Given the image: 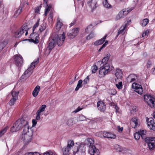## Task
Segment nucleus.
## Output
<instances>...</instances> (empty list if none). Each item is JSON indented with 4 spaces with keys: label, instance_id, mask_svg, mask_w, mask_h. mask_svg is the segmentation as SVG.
I'll return each instance as SVG.
<instances>
[{
    "label": "nucleus",
    "instance_id": "f257e3e1",
    "mask_svg": "<svg viewBox=\"0 0 155 155\" xmlns=\"http://www.w3.org/2000/svg\"><path fill=\"white\" fill-rule=\"evenodd\" d=\"M23 126H24L23 133L21 137L25 144L27 145L31 140L32 131L31 128H30V132L29 131L28 121L25 117L17 120L14 124L10 130L12 132H16L20 130Z\"/></svg>",
    "mask_w": 155,
    "mask_h": 155
},
{
    "label": "nucleus",
    "instance_id": "f03ea898",
    "mask_svg": "<svg viewBox=\"0 0 155 155\" xmlns=\"http://www.w3.org/2000/svg\"><path fill=\"white\" fill-rule=\"evenodd\" d=\"M65 38V35L63 32L62 35H56L54 36L50 40L48 46L47 47L45 51V54L48 55L52 50L57 44L59 46H61Z\"/></svg>",
    "mask_w": 155,
    "mask_h": 155
},
{
    "label": "nucleus",
    "instance_id": "7ed1b4c3",
    "mask_svg": "<svg viewBox=\"0 0 155 155\" xmlns=\"http://www.w3.org/2000/svg\"><path fill=\"white\" fill-rule=\"evenodd\" d=\"M39 59L37 58L35 59L31 63L30 66L25 71L24 74L25 77L28 78L31 75L33 72V70L35 67L38 63Z\"/></svg>",
    "mask_w": 155,
    "mask_h": 155
},
{
    "label": "nucleus",
    "instance_id": "20e7f679",
    "mask_svg": "<svg viewBox=\"0 0 155 155\" xmlns=\"http://www.w3.org/2000/svg\"><path fill=\"white\" fill-rule=\"evenodd\" d=\"M28 28L27 25H23L20 29L18 30L15 32L14 35L15 37L16 38H19L25 32H26L25 35H27L28 34Z\"/></svg>",
    "mask_w": 155,
    "mask_h": 155
},
{
    "label": "nucleus",
    "instance_id": "39448f33",
    "mask_svg": "<svg viewBox=\"0 0 155 155\" xmlns=\"http://www.w3.org/2000/svg\"><path fill=\"white\" fill-rule=\"evenodd\" d=\"M145 101L151 107H155V98L150 95H145L144 96Z\"/></svg>",
    "mask_w": 155,
    "mask_h": 155
},
{
    "label": "nucleus",
    "instance_id": "423d86ee",
    "mask_svg": "<svg viewBox=\"0 0 155 155\" xmlns=\"http://www.w3.org/2000/svg\"><path fill=\"white\" fill-rule=\"evenodd\" d=\"M74 144L73 140H69L68 141L67 146L64 147L62 149L63 155H69V151Z\"/></svg>",
    "mask_w": 155,
    "mask_h": 155
},
{
    "label": "nucleus",
    "instance_id": "0eeeda50",
    "mask_svg": "<svg viewBox=\"0 0 155 155\" xmlns=\"http://www.w3.org/2000/svg\"><path fill=\"white\" fill-rule=\"evenodd\" d=\"M145 141L149 146V149L152 150L155 148V137H147Z\"/></svg>",
    "mask_w": 155,
    "mask_h": 155
},
{
    "label": "nucleus",
    "instance_id": "6e6552de",
    "mask_svg": "<svg viewBox=\"0 0 155 155\" xmlns=\"http://www.w3.org/2000/svg\"><path fill=\"white\" fill-rule=\"evenodd\" d=\"M132 88L134 89V91L138 94H142L143 93V90L141 85L134 83L132 84Z\"/></svg>",
    "mask_w": 155,
    "mask_h": 155
},
{
    "label": "nucleus",
    "instance_id": "1a4fd4ad",
    "mask_svg": "<svg viewBox=\"0 0 155 155\" xmlns=\"http://www.w3.org/2000/svg\"><path fill=\"white\" fill-rule=\"evenodd\" d=\"M101 69L99 70V74L102 76H104L107 74L109 70L110 67L109 64L107 65L106 66L100 67Z\"/></svg>",
    "mask_w": 155,
    "mask_h": 155
},
{
    "label": "nucleus",
    "instance_id": "9d476101",
    "mask_svg": "<svg viewBox=\"0 0 155 155\" xmlns=\"http://www.w3.org/2000/svg\"><path fill=\"white\" fill-rule=\"evenodd\" d=\"M89 153L91 155H99V154L98 149L94 145H89Z\"/></svg>",
    "mask_w": 155,
    "mask_h": 155
},
{
    "label": "nucleus",
    "instance_id": "9b49d317",
    "mask_svg": "<svg viewBox=\"0 0 155 155\" xmlns=\"http://www.w3.org/2000/svg\"><path fill=\"white\" fill-rule=\"evenodd\" d=\"M110 57V54H107L102 59V61H98L96 64H100V66H106L107 65L109 64L107 63Z\"/></svg>",
    "mask_w": 155,
    "mask_h": 155
},
{
    "label": "nucleus",
    "instance_id": "f8f14e48",
    "mask_svg": "<svg viewBox=\"0 0 155 155\" xmlns=\"http://www.w3.org/2000/svg\"><path fill=\"white\" fill-rule=\"evenodd\" d=\"M14 61L16 65L20 67L23 63V58L20 55H16L15 56Z\"/></svg>",
    "mask_w": 155,
    "mask_h": 155
},
{
    "label": "nucleus",
    "instance_id": "ddd939ff",
    "mask_svg": "<svg viewBox=\"0 0 155 155\" xmlns=\"http://www.w3.org/2000/svg\"><path fill=\"white\" fill-rule=\"evenodd\" d=\"M147 121L149 128L150 130H155V123L154 119L152 118H150L147 120Z\"/></svg>",
    "mask_w": 155,
    "mask_h": 155
},
{
    "label": "nucleus",
    "instance_id": "4468645a",
    "mask_svg": "<svg viewBox=\"0 0 155 155\" xmlns=\"http://www.w3.org/2000/svg\"><path fill=\"white\" fill-rule=\"evenodd\" d=\"M97 107L101 112H104L106 110V104L102 101H99L97 103Z\"/></svg>",
    "mask_w": 155,
    "mask_h": 155
},
{
    "label": "nucleus",
    "instance_id": "2eb2a0df",
    "mask_svg": "<svg viewBox=\"0 0 155 155\" xmlns=\"http://www.w3.org/2000/svg\"><path fill=\"white\" fill-rule=\"evenodd\" d=\"M128 11L125 10L121 11L116 16V20H118L122 18H124L129 12H128Z\"/></svg>",
    "mask_w": 155,
    "mask_h": 155
},
{
    "label": "nucleus",
    "instance_id": "dca6fc26",
    "mask_svg": "<svg viewBox=\"0 0 155 155\" xmlns=\"http://www.w3.org/2000/svg\"><path fill=\"white\" fill-rule=\"evenodd\" d=\"M98 0H89L88 4L92 10L95 9L97 6V3Z\"/></svg>",
    "mask_w": 155,
    "mask_h": 155
},
{
    "label": "nucleus",
    "instance_id": "f3484780",
    "mask_svg": "<svg viewBox=\"0 0 155 155\" xmlns=\"http://www.w3.org/2000/svg\"><path fill=\"white\" fill-rule=\"evenodd\" d=\"M130 123L132 127L135 128L138 124L137 119L136 117L132 118L130 120Z\"/></svg>",
    "mask_w": 155,
    "mask_h": 155
},
{
    "label": "nucleus",
    "instance_id": "a211bd4d",
    "mask_svg": "<svg viewBox=\"0 0 155 155\" xmlns=\"http://www.w3.org/2000/svg\"><path fill=\"white\" fill-rule=\"evenodd\" d=\"M116 136L115 135L111 134L110 132L105 131L104 138L115 139L116 138Z\"/></svg>",
    "mask_w": 155,
    "mask_h": 155
},
{
    "label": "nucleus",
    "instance_id": "6ab92c4d",
    "mask_svg": "<svg viewBox=\"0 0 155 155\" xmlns=\"http://www.w3.org/2000/svg\"><path fill=\"white\" fill-rule=\"evenodd\" d=\"M63 25V24L61 21V19L59 18H58L57 19L56 26V30L58 31L59 30H60Z\"/></svg>",
    "mask_w": 155,
    "mask_h": 155
},
{
    "label": "nucleus",
    "instance_id": "aec40b11",
    "mask_svg": "<svg viewBox=\"0 0 155 155\" xmlns=\"http://www.w3.org/2000/svg\"><path fill=\"white\" fill-rule=\"evenodd\" d=\"M107 36V35H106L103 38L98 40L94 42V44L95 45H100L102 44L105 41V39Z\"/></svg>",
    "mask_w": 155,
    "mask_h": 155
},
{
    "label": "nucleus",
    "instance_id": "412c9836",
    "mask_svg": "<svg viewBox=\"0 0 155 155\" xmlns=\"http://www.w3.org/2000/svg\"><path fill=\"white\" fill-rule=\"evenodd\" d=\"M115 148L117 151L118 152H122L123 153H125L126 151V149L125 148H123L121 147L116 145L115 146Z\"/></svg>",
    "mask_w": 155,
    "mask_h": 155
},
{
    "label": "nucleus",
    "instance_id": "4be33fe9",
    "mask_svg": "<svg viewBox=\"0 0 155 155\" xmlns=\"http://www.w3.org/2000/svg\"><path fill=\"white\" fill-rule=\"evenodd\" d=\"M40 87L38 85H37L35 88L33 90L32 94L34 97H36L40 91Z\"/></svg>",
    "mask_w": 155,
    "mask_h": 155
},
{
    "label": "nucleus",
    "instance_id": "5701e85b",
    "mask_svg": "<svg viewBox=\"0 0 155 155\" xmlns=\"http://www.w3.org/2000/svg\"><path fill=\"white\" fill-rule=\"evenodd\" d=\"M22 8L21 7H20L18 9H15V12L14 14L13 15L14 18H16L20 14L22 11Z\"/></svg>",
    "mask_w": 155,
    "mask_h": 155
},
{
    "label": "nucleus",
    "instance_id": "b1692460",
    "mask_svg": "<svg viewBox=\"0 0 155 155\" xmlns=\"http://www.w3.org/2000/svg\"><path fill=\"white\" fill-rule=\"evenodd\" d=\"M115 74L117 78H122L123 72L120 69H117L115 71Z\"/></svg>",
    "mask_w": 155,
    "mask_h": 155
},
{
    "label": "nucleus",
    "instance_id": "393cba45",
    "mask_svg": "<svg viewBox=\"0 0 155 155\" xmlns=\"http://www.w3.org/2000/svg\"><path fill=\"white\" fill-rule=\"evenodd\" d=\"M118 78H116L115 79L116 84L115 85L116 87H117L118 89H120L122 87V82L121 81H120L119 82H117Z\"/></svg>",
    "mask_w": 155,
    "mask_h": 155
},
{
    "label": "nucleus",
    "instance_id": "a878e982",
    "mask_svg": "<svg viewBox=\"0 0 155 155\" xmlns=\"http://www.w3.org/2000/svg\"><path fill=\"white\" fill-rule=\"evenodd\" d=\"M19 93V91L16 92L12 90L11 92V95L12 98H15L16 99H18V95Z\"/></svg>",
    "mask_w": 155,
    "mask_h": 155
},
{
    "label": "nucleus",
    "instance_id": "bb28decb",
    "mask_svg": "<svg viewBox=\"0 0 155 155\" xmlns=\"http://www.w3.org/2000/svg\"><path fill=\"white\" fill-rule=\"evenodd\" d=\"M125 26L126 25H123L120 28L118 32V35L120 34L123 35L124 33Z\"/></svg>",
    "mask_w": 155,
    "mask_h": 155
},
{
    "label": "nucleus",
    "instance_id": "cd10ccee",
    "mask_svg": "<svg viewBox=\"0 0 155 155\" xmlns=\"http://www.w3.org/2000/svg\"><path fill=\"white\" fill-rule=\"evenodd\" d=\"M79 31V28H75L73 29L71 31L72 33L73 34V37H75L76 36H77V35Z\"/></svg>",
    "mask_w": 155,
    "mask_h": 155
},
{
    "label": "nucleus",
    "instance_id": "c85d7f7f",
    "mask_svg": "<svg viewBox=\"0 0 155 155\" xmlns=\"http://www.w3.org/2000/svg\"><path fill=\"white\" fill-rule=\"evenodd\" d=\"M79 150L81 152H84L85 150V147L84 144L83 143H81L78 145Z\"/></svg>",
    "mask_w": 155,
    "mask_h": 155
},
{
    "label": "nucleus",
    "instance_id": "c756f323",
    "mask_svg": "<svg viewBox=\"0 0 155 155\" xmlns=\"http://www.w3.org/2000/svg\"><path fill=\"white\" fill-rule=\"evenodd\" d=\"M103 4L104 6L107 8H110L111 7V5L108 3L107 0H104Z\"/></svg>",
    "mask_w": 155,
    "mask_h": 155
},
{
    "label": "nucleus",
    "instance_id": "7c9ffc66",
    "mask_svg": "<svg viewBox=\"0 0 155 155\" xmlns=\"http://www.w3.org/2000/svg\"><path fill=\"white\" fill-rule=\"evenodd\" d=\"M148 19L147 18H145L140 21V24L142 26H145L148 23Z\"/></svg>",
    "mask_w": 155,
    "mask_h": 155
},
{
    "label": "nucleus",
    "instance_id": "2f4dec72",
    "mask_svg": "<svg viewBox=\"0 0 155 155\" xmlns=\"http://www.w3.org/2000/svg\"><path fill=\"white\" fill-rule=\"evenodd\" d=\"M73 153L74 154H76V153H78L79 150V148L78 147V145H73Z\"/></svg>",
    "mask_w": 155,
    "mask_h": 155
},
{
    "label": "nucleus",
    "instance_id": "473e14b6",
    "mask_svg": "<svg viewBox=\"0 0 155 155\" xmlns=\"http://www.w3.org/2000/svg\"><path fill=\"white\" fill-rule=\"evenodd\" d=\"M83 81L82 80H80L78 82V84L76 87L75 89V91H78L79 89L82 87L81 84L82 83Z\"/></svg>",
    "mask_w": 155,
    "mask_h": 155
},
{
    "label": "nucleus",
    "instance_id": "72a5a7b5",
    "mask_svg": "<svg viewBox=\"0 0 155 155\" xmlns=\"http://www.w3.org/2000/svg\"><path fill=\"white\" fill-rule=\"evenodd\" d=\"M105 131H100L96 133V136L100 137H104Z\"/></svg>",
    "mask_w": 155,
    "mask_h": 155
},
{
    "label": "nucleus",
    "instance_id": "f704fd0d",
    "mask_svg": "<svg viewBox=\"0 0 155 155\" xmlns=\"http://www.w3.org/2000/svg\"><path fill=\"white\" fill-rule=\"evenodd\" d=\"M46 28V25L45 24L43 23L40 25L39 28V31L40 32H42L44 31Z\"/></svg>",
    "mask_w": 155,
    "mask_h": 155
},
{
    "label": "nucleus",
    "instance_id": "c9c22d12",
    "mask_svg": "<svg viewBox=\"0 0 155 155\" xmlns=\"http://www.w3.org/2000/svg\"><path fill=\"white\" fill-rule=\"evenodd\" d=\"M93 28L92 25L91 24L88 25L85 29V32L88 34L90 31H91Z\"/></svg>",
    "mask_w": 155,
    "mask_h": 155
},
{
    "label": "nucleus",
    "instance_id": "e433bc0d",
    "mask_svg": "<svg viewBox=\"0 0 155 155\" xmlns=\"http://www.w3.org/2000/svg\"><path fill=\"white\" fill-rule=\"evenodd\" d=\"M73 124V120L72 118L69 119L67 122V124L70 126L72 125Z\"/></svg>",
    "mask_w": 155,
    "mask_h": 155
},
{
    "label": "nucleus",
    "instance_id": "4c0bfd02",
    "mask_svg": "<svg viewBox=\"0 0 155 155\" xmlns=\"http://www.w3.org/2000/svg\"><path fill=\"white\" fill-rule=\"evenodd\" d=\"M153 63V61L151 59L148 60L147 62L146 66L147 68L150 67Z\"/></svg>",
    "mask_w": 155,
    "mask_h": 155
},
{
    "label": "nucleus",
    "instance_id": "58836bf2",
    "mask_svg": "<svg viewBox=\"0 0 155 155\" xmlns=\"http://www.w3.org/2000/svg\"><path fill=\"white\" fill-rule=\"evenodd\" d=\"M8 128L5 127L0 131V137L2 136L7 131Z\"/></svg>",
    "mask_w": 155,
    "mask_h": 155
},
{
    "label": "nucleus",
    "instance_id": "ea45409f",
    "mask_svg": "<svg viewBox=\"0 0 155 155\" xmlns=\"http://www.w3.org/2000/svg\"><path fill=\"white\" fill-rule=\"evenodd\" d=\"M137 108L136 106H133L130 110V113L131 114H134L137 111Z\"/></svg>",
    "mask_w": 155,
    "mask_h": 155
},
{
    "label": "nucleus",
    "instance_id": "a19ab883",
    "mask_svg": "<svg viewBox=\"0 0 155 155\" xmlns=\"http://www.w3.org/2000/svg\"><path fill=\"white\" fill-rule=\"evenodd\" d=\"M92 72L93 73H95L98 69V68L96 65H94L92 67Z\"/></svg>",
    "mask_w": 155,
    "mask_h": 155
},
{
    "label": "nucleus",
    "instance_id": "79ce46f5",
    "mask_svg": "<svg viewBox=\"0 0 155 155\" xmlns=\"http://www.w3.org/2000/svg\"><path fill=\"white\" fill-rule=\"evenodd\" d=\"M39 20H40V19H38V20H37L36 23L34 25V26L33 27V28H32L33 32H34L35 29L39 25Z\"/></svg>",
    "mask_w": 155,
    "mask_h": 155
},
{
    "label": "nucleus",
    "instance_id": "37998d69",
    "mask_svg": "<svg viewBox=\"0 0 155 155\" xmlns=\"http://www.w3.org/2000/svg\"><path fill=\"white\" fill-rule=\"evenodd\" d=\"M17 100L15 98H12L9 101V104L11 106L13 105Z\"/></svg>",
    "mask_w": 155,
    "mask_h": 155
},
{
    "label": "nucleus",
    "instance_id": "c03bdc74",
    "mask_svg": "<svg viewBox=\"0 0 155 155\" xmlns=\"http://www.w3.org/2000/svg\"><path fill=\"white\" fill-rule=\"evenodd\" d=\"M134 137L135 139L136 140H138L140 138L141 135L140 134V133L138 132L135 133L134 134Z\"/></svg>",
    "mask_w": 155,
    "mask_h": 155
},
{
    "label": "nucleus",
    "instance_id": "a18cd8bd",
    "mask_svg": "<svg viewBox=\"0 0 155 155\" xmlns=\"http://www.w3.org/2000/svg\"><path fill=\"white\" fill-rule=\"evenodd\" d=\"M95 36L94 34L93 33H90L87 37V40H89Z\"/></svg>",
    "mask_w": 155,
    "mask_h": 155
},
{
    "label": "nucleus",
    "instance_id": "49530a36",
    "mask_svg": "<svg viewBox=\"0 0 155 155\" xmlns=\"http://www.w3.org/2000/svg\"><path fill=\"white\" fill-rule=\"evenodd\" d=\"M8 42L7 40H4L3 42L0 45H2V48L3 49L4 47L7 44Z\"/></svg>",
    "mask_w": 155,
    "mask_h": 155
},
{
    "label": "nucleus",
    "instance_id": "de8ad7c7",
    "mask_svg": "<svg viewBox=\"0 0 155 155\" xmlns=\"http://www.w3.org/2000/svg\"><path fill=\"white\" fill-rule=\"evenodd\" d=\"M108 43V41H106L105 43L103 44L101 46V47L99 49L98 51H100L101 50L104 48L105 47L106 45Z\"/></svg>",
    "mask_w": 155,
    "mask_h": 155
},
{
    "label": "nucleus",
    "instance_id": "09e8293b",
    "mask_svg": "<svg viewBox=\"0 0 155 155\" xmlns=\"http://www.w3.org/2000/svg\"><path fill=\"white\" fill-rule=\"evenodd\" d=\"M108 43V41H106L105 43L103 44L101 46V47L99 49L98 51H100L101 50L104 48L105 47L106 45Z\"/></svg>",
    "mask_w": 155,
    "mask_h": 155
},
{
    "label": "nucleus",
    "instance_id": "8fccbe9b",
    "mask_svg": "<svg viewBox=\"0 0 155 155\" xmlns=\"http://www.w3.org/2000/svg\"><path fill=\"white\" fill-rule=\"evenodd\" d=\"M108 43V41H106L105 43L103 44L101 46V47L99 49L98 51H100L101 50L104 48L105 47L106 45Z\"/></svg>",
    "mask_w": 155,
    "mask_h": 155
},
{
    "label": "nucleus",
    "instance_id": "3c124183",
    "mask_svg": "<svg viewBox=\"0 0 155 155\" xmlns=\"http://www.w3.org/2000/svg\"><path fill=\"white\" fill-rule=\"evenodd\" d=\"M30 41L32 42L35 44H37L38 42V40L37 38H35V40H34V39H29Z\"/></svg>",
    "mask_w": 155,
    "mask_h": 155
},
{
    "label": "nucleus",
    "instance_id": "603ef678",
    "mask_svg": "<svg viewBox=\"0 0 155 155\" xmlns=\"http://www.w3.org/2000/svg\"><path fill=\"white\" fill-rule=\"evenodd\" d=\"M43 155H57V154L54 152H49L44 153Z\"/></svg>",
    "mask_w": 155,
    "mask_h": 155
},
{
    "label": "nucleus",
    "instance_id": "864d4df0",
    "mask_svg": "<svg viewBox=\"0 0 155 155\" xmlns=\"http://www.w3.org/2000/svg\"><path fill=\"white\" fill-rule=\"evenodd\" d=\"M46 107V106L45 105L43 104L41 105L40 107L39 108V110H40V111H44L45 110V109Z\"/></svg>",
    "mask_w": 155,
    "mask_h": 155
},
{
    "label": "nucleus",
    "instance_id": "5fc2aeb1",
    "mask_svg": "<svg viewBox=\"0 0 155 155\" xmlns=\"http://www.w3.org/2000/svg\"><path fill=\"white\" fill-rule=\"evenodd\" d=\"M45 5L47 6V7L45 9V11H47L48 12H49L51 8V6L50 5H48V4H47V5Z\"/></svg>",
    "mask_w": 155,
    "mask_h": 155
},
{
    "label": "nucleus",
    "instance_id": "6e6d98bb",
    "mask_svg": "<svg viewBox=\"0 0 155 155\" xmlns=\"http://www.w3.org/2000/svg\"><path fill=\"white\" fill-rule=\"evenodd\" d=\"M67 35L68 36V37L70 38H73L74 37H73V34L71 31V32H68V33Z\"/></svg>",
    "mask_w": 155,
    "mask_h": 155
},
{
    "label": "nucleus",
    "instance_id": "4d7b16f0",
    "mask_svg": "<svg viewBox=\"0 0 155 155\" xmlns=\"http://www.w3.org/2000/svg\"><path fill=\"white\" fill-rule=\"evenodd\" d=\"M87 140L90 144V145H93V144L94 143V141L92 139L88 138L87 139Z\"/></svg>",
    "mask_w": 155,
    "mask_h": 155
},
{
    "label": "nucleus",
    "instance_id": "13d9d810",
    "mask_svg": "<svg viewBox=\"0 0 155 155\" xmlns=\"http://www.w3.org/2000/svg\"><path fill=\"white\" fill-rule=\"evenodd\" d=\"M79 119L81 120H85L86 117L83 115H81L79 116Z\"/></svg>",
    "mask_w": 155,
    "mask_h": 155
},
{
    "label": "nucleus",
    "instance_id": "bf43d9fd",
    "mask_svg": "<svg viewBox=\"0 0 155 155\" xmlns=\"http://www.w3.org/2000/svg\"><path fill=\"white\" fill-rule=\"evenodd\" d=\"M149 32V31H146L145 32L143 33L142 34V36L144 37L146 36H148Z\"/></svg>",
    "mask_w": 155,
    "mask_h": 155
},
{
    "label": "nucleus",
    "instance_id": "052dcab7",
    "mask_svg": "<svg viewBox=\"0 0 155 155\" xmlns=\"http://www.w3.org/2000/svg\"><path fill=\"white\" fill-rule=\"evenodd\" d=\"M32 126H34L36 125L37 124V121H36V120L35 119H33L32 120Z\"/></svg>",
    "mask_w": 155,
    "mask_h": 155
},
{
    "label": "nucleus",
    "instance_id": "680f3d73",
    "mask_svg": "<svg viewBox=\"0 0 155 155\" xmlns=\"http://www.w3.org/2000/svg\"><path fill=\"white\" fill-rule=\"evenodd\" d=\"M138 132L140 133L141 136H142V135L146 133V132L143 130L139 131Z\"/></svg>",
    "mask_w": 155,
    "mask_h": 155
},
{
    "label": "nucleus",
    "instance_id": "e2e57ef3",
    "mask_svg": "<svg viewBox=\"0 0 155 155\" xmlns=\"http://www.w3.org/2000/svg\"><path fill=\"white\" fill-rule=\"evenodd\" d=\"M137 77V75L134 74H132L129 75L127 78H135Z\"/></svg>",
    "mask_w": 155,
    "mask_h": 155
},
{
    "label": "nucleus",
    "instance_id": "0e129e2a",
    "mask_svg": "<svg viewBox=\"0 0 155 155\" xmlns=\"http://www.w3.org/2000/svg\"><path fill=\"white\" fill-rule=\"evenodd\" d=\"M89 78H85V79L84 80L83 82L84 84H87V82H89Z\"/></svg>",
    "mask_w": 155,
    "mask_h": 155
},
{
    "label": "nucleus",
    "instance_id": "69168bd1",
    "mask_svg": "<svg viewBox=\"0 0 155 155\" xmlns=\"http://www.w3.org/2000/svg\"><path fill=\"white\" fill-rule=\"evenodd\" d=\"M40 11V8L39 7H37L35 9V12L36 13H38Z\"/></svg>",
    "mask_w": 155,
    "mask_h": 155
},
{
    "label": "nucleus",
    "instance_id": "338daca9",
    "mask_svg": "<svg viewBox=\"0 0 155 155\" xmlns=\"http://www.w3.org/2000/svg\"><path fill=\"white\" fill-rule=\"evenodd\" d=\"M36 115H37V116H36V120H40L41 119V117H40L41 115H39L38 114H36Z\"/></svg>",
    "mask_w": 155,
    "mask_h": 155
},
{
    "label": "nucleus",
    "instance_id": "774afa93",
    "mask_svg": "<svg viewBox=\"0 0 155 155\" xmlns=\"http://www.w3.org/2000/svg\"><path fill=\"white\" fill-rule=\"evenodd\" d=\"M42 112L43 111H40V110L38 109L36 112V114L41 115Z\"/></svg>",
    "mask_w": 155,
    "mask_h": 155
}]
</instances>
